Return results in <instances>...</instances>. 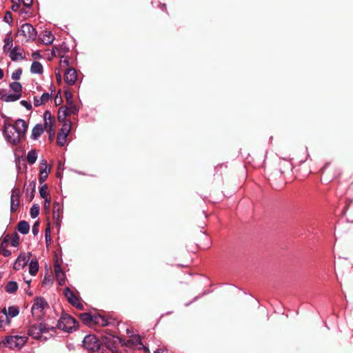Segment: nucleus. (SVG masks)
<instances>
[{
    "instance_id": "1",
    "label": "nucleus",
    "mask_w": 353,
    "mask_h": 353,
    "mask_svg": "<svg viewBox=\"0 0 353 353\" xmlns=\"http://www.w3.org/2000/svg\"><path fill=\"white\" fill-rule=\"evenodd\" d=\"M50 332H54L53 327L47 326L43 323L31 325L28 329V334L35 339L46 340L48 336L52 335Z\"/></svg>"
},
{
    "instance_id": "2",
    "label": "nucleus",
    "mask_w": 353,
    "mask_h": 353,
    "mask_svg": "<svg viewBox=\"0 0 353 353\" xmlns=\"http://www.w3.org/2000/svg\"><path fill=\"white\" fill-rule=\"evenodd\" d=\"M77 325V321L68 314H62L57 323L59 329L68 332L75 330Z\"/></svg>"
},
{
    "instance_id": "3",
    "label": "nucleus",
    "mask_w": 353,
    "mask_h": 353,
    "mask_svg": "<svg viewBox=\"0 0 353 353\" xmlns=\"http://www.w3.org/2000/svg\"><path fill=\"white\" fill-rule=\"evenodd\" d=\"M48 307V303L45 301L43 298H36L34 301L31 309L32 316L37 319H41L43 316L45 314V310Z\"/></svg>"
},
{
    "instance_id": "4",
    "label": "nucleus",
    "mask_w": 353,
    "mask_h": 353,
    "mask_svg": "<svg viewBox=\"0 0 353 353\" xmlns=\"http://www.w3.org/2000/svg\"><path fill=\"white\" fill-rule=\"evenodd\" d=\"M27 339L26 336L11 335L5 339L3 344L10 349H20L25 345Z\"/></svg>"
},
{
    "instance_id": "5",
    "label": "nucleus",
    "mask_w": 353,
    "mask_h": 353,
    "mask_svg": "<svg viewBox=\"0 0 353 353\" xmlns=\"http://www.w3.org/2000/svg\"><path fill=\"white\" fill-rule=\"evenodd\" d=\"M3 134L6 140L11 145H17L22 138L17 130L12 127V124L5 126Z\"/></svg>"
},
{
    "instance_id": "6",
    "label": "nucleus",
    "mask_w": 353,
    "mask_h": 353,
    "mask_svg": "<svg viewBox=\"0 0 353 353\" xmlns=\"http://www.w3.org/2000/svg\"><path fill=\"white\" fill-rule=\"evenodd\" d=\"M83 345L89 351H98V353H99L101 343L95 335L90 334L85 336L83 341ZM105 350L102 349L101 353H107L105 352Z\"/></svg>"
},
{
    "instance_id": "7",
    "label": "nucleus",
    "mask_w": 353,
    "mask_h": 353,
    "mask_svg": "<svg viewBox=\"0 0 353 353\" xmlns=\"http://www.w3.org/2000/svg\"><path fill=\"white\" fill-rule=\"evenodd\" d=\"M20 36H23L26 41H34L37 37L35 28L30 23L23 24L19 30Z\"/></svg>"
},
{
    "instance_id": "8",
    "label": "nucleus",
    "mask_w": 353,
    "mask_h": 353,
    "mask_svg": "<svg viewBox=\"0 0 353 353\" xmlns=\"http://www.w3.org/2000/svg\"><path fill=\"white\" fill-rule=\"evenodd\" d=\"M117 338L112 334H105L101 336V344L104 345L108 350L112 352L117 351L118 341Z\"/></svg>"
},
{
    "instance_id": "9",
    "label": "nucleus",
    "mask_w": 353,
    "mask_h": 353,
    "mask_svg": "<svg viewBox=\"0 0 353 353\" xmlns=\"http://www.w3.org/2000/svg\"><path fill=\"white\" fill-rule=\"evenodd\" d=\"M70 129L71 124L70 121H66L63 124L57 135V142L59 146H63L66 143L67 137Z\"/></svg>"
},
{
    "instance_id": "10",
    "label": "nucleus",
    "mask_w": 353,
    "mask_h": 353,
    "mask_svg": "<svg viewBox=\"0 0 353 353\" xmlns=\"http://www.w3.org/2000/svg\"><path fill=\"white\" fill-rule=\"evenodd\" d=\"M63 294L71 305L77 309H83V305L79 301V297L69 288H65Z\"/></svg>"
},
{
    "instance_id": "11",
    "label": "nucleus",
    "mask_w": 353,
    "mask_h": 353,
    "mask_svg": "<svg viewBox=\"0 0 353 353\" xmlns=\"http://www.w3.org/2000/svg\"><path fill=\"white\" fill-rule=\"evenodd\" d=\"M21 196L20 190L14 188L12 190L10 196V210L12 212H16L19 206V198Z\"/></svg>"
},
{
    "instance_id": "12",
    "label": "nucleus",
    "mask_w": 353,
    "mask_h": 353,
    "mask_svg": "<svg viewBox=\"0 0 353 353\" xmlns=\"http://www.w3.org/2000/svg\"><path fill=\"white\" fill-rule=\"evenodd\" d=\"M64 81L68 85H73L77 81V73L74 68H68L64 72Z\"/></svg>"
},
{
    "instance_id": "13",
    "label": "nucleus",
    "mask_w": 353,
    "mask_h": 353,
    "mask_svg": "<svg viewBox=\"0 0 353 353\" xmlns=\"http://www.w3.org/2000/svg\"><path fill=\"white\" fill-rule=\"evenodd\" d=\"M30 259V253H23L21 254L17 259L14 264V269L16 270H19L23 268H24Z\"/></svg>"
},
{
    "instance_id": "14",
    "label": "nucleus",
    "mask_w": 353,
    "mask_h": 353,
    "mask_svg": "<svg viewBox=\"0 0 353 353\" xmlns=\"http://www.w3.org/2000/svg\"><path fill=\"white\" fill-rule=\"evenodd\" d=\"M39 40L45 45H50L54 40V36L48 30L42 31L39 36Z\"/></svg>"
},
{
    "instance_id": "15",
    "label": "nucleus",
    "mask_w": 353,
    "mask_h": 353,
    "mask_svg": "<svg viewBox=\"0 0 353 353\" xmlns=\"http://www.w3.org/2000/svg\"><path fill=\"white\" fill-rule=\"evenodd\" d=\"M23 50L19 46H15L13 48L10 52V58L12 61H16L19 59L22 60L24 59L23 55Z\"/></svg>"
},
{
    "instance_id": "16",
    "label": "nucleus",
    "mask_w": 353,
    "mask_h": 353,
    "mask_svg": "<svg viewBox=\"0 0 353 353\" xmlns=\"http://www.w3.org/2000/svg\"><path fill=\"white\" fill-rule=\"evenodd\" d=\"M12 127H14V129L17 130V131L19 132V134H21L22 137H24L25 132L28 129V125L25 121L23 119L17 120L14 124L12 125Z\"/></svg>"
},
{
    "instance_id": "17",
    "label": "nucleus",
    "mask_w": 353,
    "mask_h": 353,
    "mask_svg": "<svg viewBox=\"0 0 353 353\" xmlns=\"http://www.w3.org/2000/svg\"><path fill=\"white\" fill-rule=\"evenodd\" d=\"M54 272L59 285H63L65 283V276L59 265H54Z\"/></svg>"
},
{
    "instance_id": "18",
    "label": "nucleus",
    "mask_w": 353,
    "mask_h": 353,
    "mask_svg": "<svg viewBox=\"0 0 353 353\" xmlns=\"http://www.w3.org/2000/svg\"><path fill=\"white\" fill-rule=\"evenodd\" d=\"M51 95L48 93H43L41 97H34V105L35 107H39L43 104H45L50 99Z\"/></svg>"
},
{
    "instance_id": "19",
    "label": "nucleus",
    "mask_w": 353,
    "mask_h": 353,
    "mask_svg": "<svg viewBox=\"0 0 353 353\" xmlns=\"http://www.w3.org/2000/svg\"><path fill=\"white\" fill-rule=\"evenodd\" d=\"M19 313V309L17 306H10L8 310L6 309V314L8 318V323H10L9 317L13 318L17 316Z\"/></svg>"
},
{
    "instance_id": "20",
    "label": "nucleus",
    "mask_w": 353,
    "mask_h": 353,
    "mask_svg": "<svg viewBox=\"0 0 353 353\" xmlns=\"http://www.w3.org/2000/svg\"><path fill=\"white\" fill-rule=\"evenodd\" d=\"M54 119H52L44 121V125L46 130L50 133V137L52 138L54 135Z\"/></svg>"
},
{
    "instance_id": "21",
    "label": "nucleus",
    "mask_w": 353,
    "mask_h": 353,
    "mask_svg": "<svg viewBox=\"0 0 353 353\" xmlns=\"http://www.w3.org/2000/svg\"><path fill=\"white\" fill-rule=\"evenodd\" d=\"M43 132V128L41 124H37L32 130V139L37 140Z\"/></svg>"
},
{
    "instance_id": "22",
    "label": "nucleus",
    "mask_w": 353,
    "mask_h": 353,
    "mask_svg": "<svg viewBox=\"0 0 353 353\" xmlns=\"http://www.w3.org/2000/svg\"><path fill=\"white\" fill-rule=\"evenodd\" d=\"M17 229L22 234H26L29 232L30 225L29 223L26 221H21L18 223Z\"/></svg>"
},
{
    "instance_id": "23",
    "label": "nucleus",
    "mask_w": 353,
    "mask_h": 353,
    "mask_svg": "<svg viewBox=\"0 0 353 353\" xmlns=\"http://www.w3.org/2000/svg\"><path fill=\"white\" fill-rule=\"evenodd\" d=\"M30 71L33 74H42L43 71V65L39 61H34L31 65Z\"/></svg>"
},
{
    "instance_id": "24",
    "label": "nucleus",
    "mask_w": 353,
    "mask_h": 353,
    "mask_svg": "<svg viewBox=\"0 0 353 353\" xmlns=\"http://www.w3.org/2000/svg\"><path fill=\"white\" fill-rule=\"evenodd\" d=\"M79 317L85 325H90L92 322L94 323V316H92L89 313L81 314Z\"/></svg>"
},
{
    "instance_id": "25",
    "label": "nucleus",
    "mask_w": 353,
    "mask_h": 353,
    "mask_svg": "<svg viewBox=\"0 0 353 353\" xmlns=\"http://www.w3.org/2000/svg\"><path fill=\"white\" fill-rule=\"evenodd\" d=\"M65 48L62 46H54L52 48L51 54L52 57H61L63 54L65 53Z\"/></svg>"
},
{
    "instance_id": "26",
    "label": "nucleus",
    "mask_w": 353,
    "mask_h": 353,
    "mask_svg": "<svg viewBox=\"0 0 353 353\" xmlns=\"http://www.w3.org/2000/svg\"><path fill=\"white\" fill-rule=\"evenodd\" d=\"M68 110L65 106H61L58 111V120L59 121H64L66 117L68 116Z\"/></svg>"
},
{
    "instance_id": "27",
    "label": "nucleus",
    "mask_w": 353,
    "mask_h": 353,
    "mask_svg": "<svg viewBox=\"0 0 353 353\" xmlns=\"http://www.w3.org/2000/svg\"><path fill=\"white\" fill-rule=\"evenodd\" d=\"M18 290V284L16 281H9L6 286V291L9 294L15 293Z\"/></svg>"
},
{
    "instance_id": "28",
    "label": "nucleus",
    "mask_w": 353,
    "mask_h": 353,
    "mask_svg": "<svg viewBox=\"0 0 353 353\" xmlns=\"http://www.w3.org/2000/svg\"><path fill=\"white\" fill-rule=\"evenodd\" d=\"M39 270V263L37 261L32 260L29 264V272L31 275L34 276Z\"/></svg>"
},
{
    "instance_id": "29",
    "label": "nucleus",
    "mask_w": 353,
    "mask_h": 353,
    "mask_svg": "<svg viewBox=\"0 0 353 353\" xmlns=\"http://www.w3.org/2000/svg\"><path fill=\"white\" fill-rule=\"evenodd\" d=\"M27 161L30 164H34L37 159V152L35 150H31L27 154Z\"/></svg>"
},
{
    "instance_id": "30",
    "label": "nucleus",
    "mask_w": 353,
    "mask_h": 353,
    "mask_svg": "<svg viewBox=\"0 0 353 353\" xmlns=\"http://www.w3.org/2000/svg\"><path fill=\"white\" fill-rule=\"evenodd\" d=\"M12 37L10 35H8L4 39L3 51L6 52L10 50L12 47Z\"/></svg>"
},
{
    "instance_id": "31",
    "label": "nucleus",
    "mask_w": 353,
    "mask_h": 353,
    "mask_svg": "<svg viewBox=\"0 0 353 353\" xmlns=\"http://www.w3.org/2000/svg\"><path fill=\"white\" fill-rule=\"evenodd\" d=\"M21 97V94H6L3 97V100L6 102H12L15 101L19 99Z\"/></svg>"
},
{
    "instance_id": "32",
    "label": "nucleus",
    "mask_w": 353,
    "mask_h": 353,
    "mask_svg": "<svg viewBox=\"0 0 353 353\" xmlns=\"http://www.w3.org/2000/svg\"><path fill=\"white\" fill-rule=\"evenodd\" d=\"M94 323L103 327L109 324L108 320L101 315L94 316Z\"/></svg>"
},
{
    "instance_id": "33",
    "label": "nucleus",
    "mask_w": 353,
    "mask_h": 353,
    "mask_svg": "<svg viewBox=\"0 0 353 353\" xmlns=\"http://www.w3.org/2000/svg\"><path fill=\"white\" fill-rule=\"evenodd\" d=\"M68 110V114H77L79 112L77 106L74 103H70L65 106Z\"/></svg>"
},
{
    "instance_id": "34",
    "label": "nucleus",
    "mask_w": 353,
    "mask_h": 353,
    "mask_svg": "<svg viewBox=\"0 0 353 353\" xmlns=\"http://www.w3.org/2000/svg\"><path fill=\"white\" fill-rule=\"evenodd\" d=\"M10 87L16 94H20L21 92L22 87L19 82H12L10 84Z\"/></svg>"
},
{
    "instance_id": "35",
    "label": "nucleus",
    "mask_w": 353,
    "mask_h": 353,
    "mask_svg": "<svg viewBox=\"0 0 353 353\" xmlns=\"http://www.w3.org/2000/svg\"><path fill=\"white\" fill-rule=\"evenodd\" d=\"M130 341H131V340ZM132 341L133 342V343H134L136 346H137L138 345H140L139 347H138L139 349L143 348L145 352H149L148 348L145 347L141 342V340L139 336H136L134 339H132Z\"/></svg>"
},
{
    "instance_id": "36",
    "label": "nucleus",
    "mask_w": 353,
    "mask_h": 353,
    "mask_svg": "<svg viewBox=\"0 0 353 353\" xmlns=\"http://www.w3.org/2000/svg\"><path fill=\"white\" fill-rule=\"evenodd\" d=\"M30 212L32 218L34 219L37 217L39 214V207L37 205L34 204L31 207Z\"/></svg>"
},
{
    "instance_id": "37",
    "label": "nucleus",
    "mask_w": 353,
    "mask_h": 353,
    "mask_svg": "<svg viewBox=\"0 0 353 353\" xmlns=\"http://www.w3.org/2000/svg\"><path fill=\"white\" fill-rule=\"evenodd\" d=\"M61 209V205L58 202H54L53 204V216L54 218L59 219V212Z\"/></svg>"
},
{
    "instance_id": "38",
    "label": "nucleus",
    "mask_w": 353,
    "mask_h": 353,
    "mask_svg": "<svg viewBox=\"0 0 353 353\" xmlns=\"http://www.w3.org/2000/svg\"><path fill=\"white\" fill-rule=\"evenodd\" d=\"M21 74H22V70L20 68H18L12 72V79L14 80H19L21 77Z\"/></svg>"
},
{
    "instance_id": "39",
    "label": "nucleus",
    "mask_w": 353,
    "mask_h": 353,
    "mask_svg": "<svg viewBox=\"0 0 353 353\" xmlns=\"http://www.w3.org/2000/svg\"><path fill=\"white\" fill-rule=\"evenodd\" d=\"M47 190H48V187L46 185H44L40 188L39 194L41 198H43V199L48 198Z\"/></svg>"
},
{
    "instance_id": "40",
    "label": "nucleus",
    "mask_w": 353,
    "mask_h": 353,
    "mask_svg": "<svg viewBox=\"0 0 353 353\" xmlns=\"http://www.w3.org/2000/svg\"><path fill=\"white\" fill-rule=\"evenodd\" d=\"M8 322V318L6 314V307L2 310V314L0 315V327H2L5 321Z\"/></svg>"
},
{
    "instance_id": "41",
    "label": "nucleus",
    "mask_w": 353,
    "mask_h": 353,
    "mask_svg": "<svg viewBox=\"0 0 353 353\" xmlns=\"http://www.w3.org/2000/svg\"><path fill=\"white\" fill-rule=\"evenodd\" d=\"M60 58H61L60 59V66L61 67L68 66L69 61H68V58L64 57V54H63Z\"/></svg>"
},
{
    "instance_id": "42",
    "label": "nucleus",
    "mask_w": 353,
    "mask_h": 353,
    "mask_svg": "<svg viewBox=\"0 0 353 353\" xmlns=\"http://www.w3.org/2000/svg\"><path fill=\"white\" fill-rule=\"evenodd\" d=\"M12 10L14 12L17 11L20 6V0H12Z\"/></svg>"
},
{
    "instance_id": "43",
    "label": "nucleus",
    "mask_w": 353,
    "mask_h": 353,
    "mask_svg": "<svg viewBox=\"0 0 353 353\" xmlns=\"http://www.w3.org/2000/svg\"><path fill=\"white\" fill-rule=\"evenodd\" d=\"M45 238H46V243L47 244L50 243L51 241L50 228H46V230L45 231Z\"/></svg>"
},
{
    "instance_id": "44",
    "label": "nucleus",
    "mask_w": 353,
    "mask_h": 353,
    "mask_svg": "<svg viewBox=\"0 0 353 353\" xmlns=\"http://www.w3.org/2000/svg\"><path fill=\"white\" fill-rule=\"evenodd\" d=\"M65 98H66L67 105L70 103H73V101H72V95L70 92L65 91Z\"/></svg>"
},
{
    "instance_id": "45",
    "label": "nucleus",
    "mask_w": 353,
    "mask_h": 353,
    "mask_svg": "<svg viewBox=\"0 0 353 353\" xmlns=\"http://www.w3.org/2000/svg\"><path fill=\"white\" fill-rule=\"evenodd\" d=\"M20 103L21 104V105H23V107H25L27 110H31L32 108V105L30 102L26 101V100H22L20 101Z\"/></svg>"
},
{
    "instance_id": "46",
    "label": "nucleus",
    "mask_w": 353,
    "mask_h": 353,
    "mask_svg": "<svg viewBox=\"0 0 353 353\" xmlns=\"http://www.w3.org/2000/svg\"><path fill=\"white\" fill-rule=\"evenodd\" d=\"M52 119H54V118L52 117L50 112L48 110L46 111L43 114L44 121Z\"/></svg>"
},
{
    "instance_id": "47",
    "label": "nucleus",
    "mask_w": 353,
    "mask_h": 353,
    "mask_svg": "<svg viewBox=\"0 0 353 353\" xmlns=\"http://www.w3.org/2000/svg\"><path fill=\"white\" fill-rule=\"evenodd\" d=\"M50 208V199L45 198L44 199V208L47 210H49Z\"/></svg>"
},
{
    "instance_id": "48",
    "label": "nucleus",
    "mask_w": 353,
    "mask_h": 353,
    "mask_svg": "<svg viewBox=\"0 0 353 353\" xmlns=\"http://www.w3.org/2000/svg\"><path fill=\"white\" fill-rule=\"evenodd\" d=\"M19 244V237L16 236L15 237L12 238L11 241V245L14 247L17 246Z\"/></svg>"
},
{
    "instance_id": "49",
    "label": "nucleus",
    "mask_w": 353,
    "mask_h": 353,
    "mask_svg": "<svg viewBox=\"0 0 353 353\" xmlns=\"http://www.w3.org/2000/svg\"><path fill=\"white\" fill-rule=\"evenodd\" d=\"M41 164L43 165H44L43 168H45V172H46V176H45L47 177L48 176V174L50 172V169H48V168H47V162H46V160H42L41 161Z\"/></svg>"
},
{
    "instance_id": "50",
    "label": "nucleus",
    "mask_w": 353,
    "mask_h": 353,
    "mask_svg": "<svg viewBox=\"0 0 353 353\" xmlns=\"http://www.w3.org/2000/svg\"><path fill=\"white\" fill-rule=\"evenodd\" d=\"M21 1L23 4L27 8H29L32 3V0H21Z\"/></svg>"
},
{
    "instance_id": "51",
    "label": "nucleus",
    "mask_w": 353,
    "mask_h": 353,
    "mask_svg": "<svg viewBox=\"0 0 353 353\" xmlns=\"http://www.w3.org/2000/svg\"><path fill=\"white\" fill-rule=\"evenodd\" d=\"M45 176H46L45 168H41L40 170V179L44 180L46 178Z\"/></svg>"
},
{
    "instance_id": "52",
    "label": "nucleus",
    "mask_w": 353,
    "mask_h": 353,
    "mask_svg": "<svg viewBox=\"0 0 353 353\" xmlns=\"http://www.w3.org/2000/svg\"><path fill=\"white\" fill-rule=\"evenodd\" d=\"M38 227L39 225L37 223H34V225L32 226V232L34 233V234H37L38 233Z\"/></svg>"
},
{
    "instance_id": "53",
    "label": "nucleus",
    "mask_w": 353,
    "mask_h": 353,
    "mask_svg": "<svg viewBox=\"0 0 353 353\" xmlns=\"http://www.w3.org/2000/svg\"><path fill=\"white\" fill-rule=\"evenodd\" d=\"M1 254L4 256H8L11 254V252L8 250H3L1 251Z\"/></svg>"
},
{
    "instance_id": "54",
    "label": "nucleus",
    "mask_w": 353,
    "mask_h": 353,
    "mask_svg": "<svg viewBox=\"0 0 353 353\" xmlns=\"http://www.w3.org/2000/svg\"><path fill=\"white\" fill-rule=\"evenodd\" d=\"M154 353H169L167 350L163 349H158L154 352Z\"/></svg>"
},
{
    "instance_id": "55",
    "label": "nucleus",
    "mask_w": 353,
    "mask_h": 353,
    "mask_svg": "<svg viewBox=\"0 0 353 353\" xmlns=\"http://www.w3.org/2000/svg\"><path fill=\"white\" fill-rule=\"evenodd\" d=\"M56 78H57V80L58 82L61 81V74H60L59 72H56Z\"/></svg>"
},
{
    "instance_id": "56",
    "label": "nucleus",
    "mask_w": 353,
    "mask_h": 353,
    "mask_svg": "<svg viewBox=\"0 0 353 353\" xmlns=\"http://www.w3.org/2000/svg\"><path fill=\"white\" fill-rule=\"evenodd\" d=\"M8 18H9V19H11V14H10V13L9 12H8L6 13V17H5V20H6L7 22L8 21Z\"/></svg>"
},
{
    "instance_id": "57",
    "label": "nucleus",
    "mask_w": 353,
    "mask_h": 353,
    "mask_svg": "<svg viewBox=\"0 0 353 353\" xmlns=\"http://www.w3.org/2000/svg\"><path fill=\"white\" fill-rule=\"evenodd\" d=\"M3 77V70L0 68V79H1Z\"/></svg>"
},
{
    "instance_id": "58",
    "label": "nucleus",
    "mask_w": 353,
    "mask_h": 353,
    "mask_svg": "<svg viewBox=\"0 0 353 353\" xmlns=\"http://www.w3.org/2000/svg\"><path fill=\"white\" fill-rule=\"evenodd\" d=\"M32 56H33V57H36V56H37V53H34V54H32Z\"/></svg>"
},
{
    "instance_id": "59",
    "label": "nucleus",
    "mask_w": 353,
    "mask_h": 353,
    "mask_svg": "<svg viewBox=\"0 0 353 353\" xmlns=\"http://www.w3.org/2000/svg\"><path fill=\"white\" fill-rule=\"evenodd\" d=\"M26 282L29 285L30 283V281H26Z\"/></svg>"
}]
</instances>
